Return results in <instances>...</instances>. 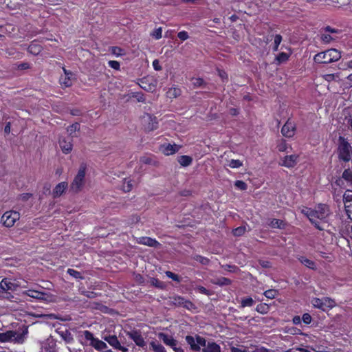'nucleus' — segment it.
Here are the masks:
<instances>
[{
	"label": "nucleus",
	"mask_w": 352,
	"mask_h": 352,
	"mask_svg": "<svg viewBox=\"0 0 352 352\" xmlns=\"http://www.w3.org/2000/svg\"><path fill=\"white\" fill-rule=\"evenodd\" d=\"M147 81V79L146 78H144V79H142L141 80V83L140 84V86L146 90V91H152L155 86L154 85H149L148 87L146 86V82Z\"/></svg>",
	"instance_id": "45"
},
{
	"label": "nucleus",
	"mask_w": 352,
	"mask_h": 352,
	"mask_svg": "<svg viewBox=\"0 0 352 352\" xmlns=\"http://www.w3.org/2000/svg\"><path fill=\"white\" fill-rule=\"evenodd\" d=\"M136 243L140 245H144L151 248H159L161 243L155 239L149 236H141L136 239Z\"/></svg>",
	"instance_id": "12"
},
{
	"label": "nucleus",
	"mask_w": 352,
	"mask_h": 352,
	"mask_svg": "<svg viewBox=\"0 0 352 352\" xmlns=\"http://www.w3.org/2000/svg\"><path fill=\"white\" fill-rule=\"evenodd\" d=\"M140 162L144 164H149L156 166L157 164V161L154 156L151 155H144L140 158Z\"/></svg>",
	"instance_id": "27"
},
{
	"label": "nucleus",
	"mask_w": 352,
	"mask_h": 352,
	"mask_svg": "<svg viewBox=\"0 0 352 352\" xmlns=\"http://www.w3.org/2000/svg\"><path fill=\"white\" fill-rule=\"evenodd\" d=\"M72 137L69 135L60 138L59 144H60V146L63 153H69L72 151Z\"/></svg>",
	"instance_id": "14"
},
{
	"label": "nucleus",
	"mask_w": 352,
	"mask_h": 352,
	"mask_svg": "<svg viewBox=\"0 0 352 352\" xmlns=\"http://www.w3.org/2000/svg\"><path fill=\"white\" fill-rule=\"evenodd\" d=\"M89 309L100 310L103 313H108L109 308L100 302L89 301Z\"/></svg>",
	"instance_id": "22"
},
{
	"label": "nucleus",
	"mask_w": 352,
	"mask_h": 352,
	"mask_svg": "<svg viewBox=\"0 0 352 352\" xmlns=\"http://www.w3.org/2000/svg\"><path fill=\"white\" fill-rule=\"evenodd\" d=\"M282 41V36L280 34H276L274 37V50L277 51L280 43Z\"/></svg>",
	"instance_id": "51"
},
{
	"label": "nucleus",
	"mask_w": 352,
	"mask_h": 352,
	"mask_svg": "<svg viewBox=\"0 0 352 352\" xmlns=\"http://www.w3.org/2000/svg\"><path fill=\"white\" fill-rule=\"evenodd\" d=\"M177 36L179 39H181L182 41H186V39L188 38V34L187 33V32L186 31H182V32H179L178 34H177Z\"/></svg>",
	"instance_id": "56"
},
{
	"label": "nucleus",
	"mask_w": 352,
	"mask_h": 352,
	"mask_svg": "<svg viewBox=\"0 0 352 352\" xmlns=\"http://www.w3.org/2000/svg\"><path fill=\"white\" fill-rule=\"evenodd\" d=\"M89 345L92 346L94 349L99 351L107 348V344L98 338H95L94 335L89 332Z\"/></svg>",
	"instance_id": "16"
},
{
	"label": "nucleus",
	"mask_w": 352,
	"mask_h": 352,
	"mask_svg": "<svg viewBox=\"0 0 352 352\" xmlns=\"http://www.w3.org/2000/svg\"><path fill=\"white\" fill-rule=\"evenodd\" d=\"M132 97L133 98H136V100L138 101V102H144L145 101V98H144V96L142 93L141 92H135V93H133L132 94Z\"/></svg>",
	"instance_id": "48"
},
{
	"label": "nucleus",
	"mask_w": 352,
	"mask_h": 352,
	"mask_svg": "<svg viewBox=\"0 0 352 352\" xmlns=\"http://www.w3.org/2000/svg\"><path fill=\"white\" fill-rule=\"evenodd\" d=\"M301 318L299 316H295L293 319H292V322L294 324H301Z\"/></svg>",
	"instance_id": "62"
},
{
	"label": "nucleus",
	"mask_w": 352,
	"mask_h": 352,
	"mask_svg": "<svg viewBox=\"0 0 352 352\" xmlns=\"http://www.w3.org/2000/svg\"><path fill=\"white\" fill-rule=\"evenodd\" d=\"M83 178L84 177H75L74 183H73V185L75 183L78 186V188H79V186L81 185V183H82V181Z\"/></svg>",
	"instance_id": "64"
},
{
	"label": "nucleus",
	"mask_w": 352,
	"mask_h": 352,
	"mask_svg": "<svg viewBox=\"0 0 352 352\" xmlns=\"http://www.w3.org/2000/svg\"><path fill=\"white\" fill-rule=\"evenodd\" d=\"M224 269L230 272H234L238 267L234 265H226L223 266Z\"/></svg>",
	"instance_id": "58"
},
{
	"label": "nucleus",
	"mask_w": 352,
	"mask_h": 352,
	"mask_svg": "<svg viewBox=\"0 0 352 352\" xmlns=\"http://www.w3.org/2000/svg\"><path fill=\"white\" fill-rule=\"evenodd\" d=\"M151 283L155 287L160 289H164L166 288V284L157 278H152L151 279Z\"/></svg>",
	"instance_id": "33"
},
{
	"label": "nucleus",
	"mask_w": 352,
	"mask_h": 352,
	"mask_svg": "<svg viewBox=\"0 0 352 352\" xmlns=\"http://www.w3.org/2000/svg\"><path fill=\"white\" fill-rule=\"evenodd\" d=\"M341 58V54L336 49H329L315 55L314 60L316 63L328 64L338 61Z\"/></svg>",
	"instance_id": "3"
},
{
	"label": "nucleus",
	"mask_w": 352,
	"mask_h": 352,
	"mask_svg": "<svg viewBox=\"0 0 352 352\" xmlns=\"http://www.w3.org/2000/svg\"><path fill=\"white\" fill-rule=\"evenodd\" d=\"M133 184L131 177H124L123 184L122 185V190L124 192H127L131 190Z\"/></svg>",
	"instance_id": "28"
},
{
	"label": "nucleus",
	"mask_w": 352,
	"mask_h": 352,
	"mask_svg": "<svg viewBox=\"0 0 352 352\" xmlns=\"http://www.w3.org/2000/svg\"><path fill=\"white\" fill-rule=\"evenodd\" d=\"M301 320L305 324H309L311 322L312 318L309 314L305 313L302 315Z\"/></svg>",
	"instance_id": "50"
},
{
	"label": "nucleus",
	"mask_w": 352,
	"mask_h": 352,
	"mask_svg": "<svg viewBox=\"0 0 352 352\" xmlns=\"http://www.w3.org/2000/svg\"><path fill=\"white\" fill-rule=\"evenodd\" d=\"M301 213L306 216L311 223L318 230H324L323 224L327 223L330 211L327 204H319L314 208L304 207Z\"/></svg>",
	"instance_id": "1"
},
{
	"label": "nucleus",
	"mask_w": 352,
	"mask_h": 352,
	"mask_svg": "<svg viewBox=\"0 0 352 352\" xmlns=\"http://www.w3.org/2000/svg\"><path fill=\"white\" fill-rule=\"evenodd\" d=\"M170 302L176 307H184L188 310H191L195 307L192 302L179 295L170 296Z\"/></svg>",
	"instance_id": "9"
},
{
	"label": "nucleus",
	"mask_w": 352,
	"mask_h": 352,
	"mask_svg": "<svg viewBox=\"0 0 352 352\" xmlns=\"http://www.w3.org/2000/svg\"><path fill=\"white\" fill-rule=\"evenodd\" d=\"M135 280L140 284L144 283V278L140 274L135 275Z\"/></svg>",
	"instance_id": "60"
},
{
	"label": "nucleus",
	"mask_w": 352,
	"mask_h": 352,
	"mask_svg": "<svg viewBox=\"0 0 352 352\" xmlns=\"http://www.w3.org/2000/svg\"><path fill=\"white\" fill-rule=\"evenodd\" d=\"M165 274L168 278H171L174 281H176L177 283H180L182 281V278L179 275L170 271H166Z\"/></svg>",
	"instance_id": "37"
},
{
	"label": "nucleus",
	"mask_w": 352,
	"mask_h": 352,
	"mask_svg": "<svg viewBox=\"0 0 352 352\" xmlns=\"http://www.w3.org/2000/svg\"><path fill=\"white\" fill-rule=\"evenodd\" d=\"M298 260L305 267H307L311 270L316 269V265L315 262L309 258H307L305 256H300L298 257Z\"/></svg>",
	"instance_id": "24"
},
{
	"label": "nucleus",
	"mask_w": 352,
	"mask_h": 352,
	"mask_svg": "<svg viewBox=\"0 0 352 352\" xmlns=\"http://www.w3.org/2000/svg\"><path fill=\"white\" fill-rule=\"evenodd\" d=\"M228 166L231 168H239L242 166V162L239 160H231L228 163Z\"/></svg>",
	"instance_id": "47"
},
{
	"label": "nucleus",
	"mask_w": 352,
	"mask_h": 352,
	"mask_svg": "<svg viewBox=\"0 0 352 352\" xmlns=\"http://www.w3.org/2000/svg\"><path fill=\"white\" fill-rule=\"evenodd\" d=\"M230 352H249L246 346L240 345L239 347L231 346L230 347Z\"/></svg>",
	"instance_id": "39"
},
{
	"label": "nucleus",
	"mask_w": 352,
	"mask_h": 352,
	"mask_svg": "<svg viewBox=\"0 0 352 352\" xmlns=\"http://www.w3.org/2000/svg\"><path fill=\"white\" fill-rule=\"evenodd\" d=\"M153 66L154 69L157 71H160L162 69V67L160 65V62L157 59L154 60V61L153 62Z\"/></svg>",
	"instance_id": "61"
},
{
	"label": "nucleus",
	"mask_w": 352,
	"mask_h": 352,
	"mask_svg": "<svg viewBox=\"0 0 352 352\" xmlns=\"http://www.w3.org/2000/svg\"><path fill=\"white\" fill-rule=\"evenodd\" d=\"M28 333L27 327L23 329L21 332L13 330L6 331V332L0 333V342L22 344L24 342L25 336Z\"/></svg>",
	"instance_id": "2"
},
{
	"label": "nucleus",
	"mask_w": 352,
	"mask_h": 352,
	"mask_svg": "<svg viewBox=\"0 0 352 352\" xmlns=\"http://www.w3.org/2000/svg\"><path fill=\"white\" fill-rule=\"evenodd\" d=\"M245 232V228L244 226H239L236 228H234L232 230V234L235 236H241L243 235Z\"/></svg>",
	"instance_id": "38"
},
{
	"label": "nucleus",
	"mask_w": 352,
	"mask_h": 352,
	"mask_svg": "<svg viewBox=\"0 0 352 352\" xmlns=\"http://www.w3.org/2000/svg\"><path fill=\"white\" fill-rule=\"evenodd\" d=\"M67 273L72 277L76 279H82V276H81V273L78 271H76L74 269H68Z\"/></svg>",
	"instance_id": "40"
},
{
	"label": "nucleus",
	"mask_w": 352,
	"mask_h": 352,
	"mask_svg": "<svg viewBox=\"0 0 352 352\" xmlns=\"http://www.w3.org/2000/svg\"><path fill=\"white\" fill-rule=\"evenodd\" d=\"M68 184L67 182H60L57 184L52 191V196L54 198L59 197L67 190Z\"/></svg>",
	"instance_id": "20"
},
{
	"label": "nucleus",
	"mask_w": 352,
	"mask_h": 352,
	"mask_svg": "<svg viewBox=\"0 0 352 352\" xmlns=\"http://www.w3.org/2000/svg\"><path fill=\"white\" fill-rule=\"evenodd\" d=\"M344 208L348 218L352 220V198L349 199V196L344 197Z\"/></svg>",
	"instance_id": "26"
},
{
	"label": "nucleus",
	"mask_w": 352,
	"mask_h": 352,
	"mask_svg": "<svg viewBox=\"0 0 352 352\" xmlns=\"http://www.w3.org/2000/svg\"><path fill=\"white\" fill-rule=\"evenodd\" d=\"M109 51L116 56H121L125 55V51L120 47L113 46L111 47Z\"/></svg>",
	"instance_id": "32"
},
{
	"label": "nucleus",
	"mask_w": 352,
	"mask_h": 352,
	"mask_svg": "<svg viewBox=\"0 0 352 352\" xmlns=\"http://www.w3.org/2000/svg\"><path fill=\"white\" fill-rule=\"evenodd\" d=\"M24 294L29 297L38 300L45 299V296H47V294L45 292H40L35 289H28L24 292Z\"/></svg>",
	"instance_id": "21"
},
{
	"label": "nucleus",
	"mask_w": 352,
	"mask_h": 352,
	"mask_svg": "<svg viewBox=\"0 0 352 352\" xmlns=\"http://www.w3.org/2000/svg\"><path fill=\"white\" fill-rule=\"evenodd\" d=\"M20 217L21 215L19 212L14 210L6 211L2 215L1 222L5 227L11 228L19 220Z\"/></svg>",
	"instance_id": "7"
},
{
	"label": "nucleus",
	"mask_w": 352,
	"mask_h": 352,
	"mask_svg": "<svg viewBox=\"0 0 352 352\" xmlns=\"http://www.w3.org/2000/svg\"><path fill=\"white\" fill-rule=\"evenodd\" d=\"M185 340L190 346V349L194 351H200L201 346L206 344V338L198 334H196L195 337L188 335L185 337Z\"/></svg>",
	"instance_id": "6"
},
{
	"label": "nucleus",
	"mask_w": 352,
	"mask_h": 352,
	"mask_svg": "<svg viewBox=\"0 0 352 352\" xmlns=\"http://www.w3.org/2000/svg\"><path fill=\"white\" fill-rule=\"evenodd\" d=\"M177 161L182 166H187L192 163V159L191 157L188 155H182L178 157Z\"/></svg>",
	"instance_id": "30"
},
{
	"label": "nucleus",
	"mask_w": 352,
	"mask_h": 352,
	"mask_svg": "<svg viewBox=\"0 0 352 352\" xmlns=\"http://www.w3.org/2000/svg\"><path fill=\"white\" fill-rule=\"evenodd\" d=\"M322 40L325 43H329L332 40V37L329 34H324L322 36Z\"/></svg>",
	"instance_id": "63"
},
{
	"label": "nucleus",
	"mask_w": 352,
	"mask_h": 352,
	"mask_svg": "<svg viewBox=\"0 0 352 352\" xmlns=\"http://www.w3.org/2000/svg\"><path fill=\"white\" fill-rule=\"evenodd\" d=\"M41 46L36 43H32L29 47L28 51L34 55L38 54L41 52Z\"/></svg>",
	"instance_id": "35"
},
{
	"label": "nucleus",
	"mask_w": 352,
	"mask_h": 352,
	"mask_svg": "<svg viewBox=\"0 0 352 352\" xmlns=\"http://www.w3.org/2000/svg\"><path fill=\"white\" fill-rule=\"evenodd\" d=\"M79 129H80V124L78 123H75V124L69 126L67 129V132L69 133V136H71L76 131L79 130Z\"/></svg>",
	"instance_id": "44"
},
{
	"label": "nucleus",
	"mask_w": 352,
	"mask_h": 352,
	"mask_svg": "<svg viewBox=\"0 0 352 352\" xmlns=\"http://www.w3.org/2000/svg\"><path fill=\"white\" fill-rule=\"evenodd\" d=\"M196 289L201 294H204L206 296H210L212 294V292L210 290L207 289L206 287L203 286H197L196 287Z\"/></svg>",
	"instance_id": "49"
},
{
	"label": "nucleus",
	"mask_w": 352,
	"mask_h": 352,
	"mask_svg": "<svg viewBox=\"0 0 352 352\" xmlns=\"http://www.w3.org/2000/svg\"><path fill=\"white\" fill-rule=\"evenodd\" d=\"M157 338L163 342L167 346L170 347L175 352H184V350L178 346V341L173 336L160 332L157 333Z\"/></svg>",
	"instance_id": "4"
},
{
	"label": "nucleus",
	"mask_w": 352,
	"mask_h": 352,
	"mask_svg": "<svg viewBox=\"0 0 352 352\" xmlns=\"http://www.w3.org/2000/svg\"><path fill=\"white\" fill-rule=\"evenodd\" d=\"M192 80V85L197 87H201L205 84L202 78H193Z\"/></svg>",
	"instance_id": "55"
},
{
	"label": "nucleus",
	"mask_w": 352,
	"mask_h": 352,
	"mask_svg": "<svg viewBox=\"0 0 352 352\" xmlns=\"http://www.w3.org/2000/svg\"><path fill=\"white\" fill-rule=\"evenodd\" d=\"M180 146L177 145L175 144H164L161 145L160 149L166 155H173L177 152L180 148Z\"/></svg>",
	"instance_id": "17"
},
{
	"label": "nucleus",
	"mask_w": 352,
	"mask_h": 352,
	"mask_svg": "<svg viewBox=\"0 0 352 352\" xmlns=\"http://www.w3.org/2000/svg\"><path fill=\"white\" fill-rule=\"evenodd\" d=\"M252 352H271L270 349L264 346H256Z\"/></svg>",
	"instance_id": "59"
},
{
	"label": "nucleus",
	"mask_w": 352,
	"mask_h": 352,
	"mask_svg": "<svg viewBox=\"0 0 352 352\" xmlns=\"http://www.w3.org/2000/svg\"><path fill=\"white\" fill-rule=\"evenodd\" d=\"M289 58V55L285 52L280 53L277 57L276 60L279 63H284Z\"/></svg>",
	"instance_id": "43"
},
{
	"label": "nucleus",
	"mask_w": 352,
	"mask_h": 352,
	"mask_svg": "<svg viewBox=\"0 0 352 352\" xmlns=\"http://www.w3.org/2000/svg\"><path fill=\"white\" fill-rule=\"evenodd\" d=\"M263 294L266 298L269 299H273L276 297L277 291L276 289H268L266 290Z\"/></svg>",
	"instance_id": "42"
},
{
	"label": "nucleus",
	"mask_w": 352,
	"mask_h": 352,
	"mask_svg": "<svg viewBox=\"0 0 352 352\" xmlns=\"http://www.w3.org/2000/svg\"><path fill=\"white\" fill-rule=\"evenodd\" d=\"M149 345L150 349L153 350L154 352H166L164 346L162 344L156 341H151L149 343Z\"/></svg>",
	"instance_id": "29"
},
{
	"label": "nucleus",
	"mask_w": 352,
	"mask_h": 352,
	"mask_svg": "<svg viewBox=\"0 0 352 352\" xmlns=\"http://www.w3.org/2000/svg\"><path fill=\"white\" fill-rule=\"evenodd\" d=\"M179 93H180L179 89H177V88L170 89L169 91H168V94L169 97H173V98H176L177 96H179Z\"/></svg>",
	"instance_id": "53"
},
{
	"label": "nucleus",
	"mask_w": 352,
	"mask_h": 352,
	"mask_svg": "<svg viewBox=\"0 0 352 352\" xmlns=\"http://www.w3.org/2000/svg\"><path fill=\"white\" fill-rule=\"evenodd\" d=\"M234 186L239 190H244L247 189V184L241 180H238L235 182Z\"/></svg>",
	"instance_id": "52"
},
{
	"label": "nucleus",
	"mask_w": 352,
	"mask_h": 352,
	"mask_svg": "<svg viewBox=\"0 0 352 352\" xmlns=\"http://www.w3.org/2000/svg\"><path fill=\"white\" fill-rule=\"evenodd\" d=\"M64 72V76L60 78V83L65 87H69L72 85L73 74L72 72L67 70L65 67H63Z\"/></svg>",
	"instance_id": "15"
},
{
	"label": "nucleus",
	"mask_w": 352,
	"mask_h": 352,
	"mask_svg": "<svg viewBox=\"0 0 352 352\" xmlns=\"http://www.w3.org/2000/svg\"><path fill=\"white\" fill-rule=\"evenodd\" d=\"M278 149L279 151L283 152L287 149V144L285 140H282L278 145Z\"/></svg>",
	"instance_id": "57"
},
{
	"label": "nucleus",
	"mask_w": 352,
	"mask_h": 352,
	"mask_svg": "<svg viewBox=\"0 0 352 352\" xmlns=\"http://www.w3.org/2000/svg\"><path fill=\"white\" fill-rule=\"evenodd\" d=\"M270 226L273 228L283 229L285 228V223L283 220L273 219L270 221Z\"/></svg>",
	"instance_id": "31"
},
{
	"label": "nucleus",
	"mask_w": 352,
	"mask_h": 352,
	"mask_svg": "<svg viewBox=\"0 0 352 352\" xmlns=\"http://www.w3.org/2000/svg\"><path fill=\"white\" fill-rule=\"evenodd\" d=\"M311 303L314 307L322 311L331 309L336 305V301L329 297H324L322 298H313Z\"/></svg>",
	"instance_id": "5"
},
{
	"label": "nucleus",
	"mask_w": 352,
	"mask_h": 352,
	"mask_svg": "<svg viewBox=\"0 0 352 352\" xmlns=\"http://www.w3.org/2000/svg\"><path fill=\"white\" fill-rule=\"evenodd\" d=\"M296 131V124L289 119L283 125L281 133L286 138H292L294 135Z\"/></svg>",
	"instance_id": "13"
},
{
	"label": "nucleus",
	"mask_w": 352,
	"mask_h": 352,
	"mask_svg": "<svg viewBox=\"0 0 352 352\" xmlns=\"http://www.w3.org/2000/svg\"><path fill=\"white\" fill-rule=\"evenodd\" d=\"M298 155H291L285 157L283 164L287 167H293L297 162Z\"/></svg>",
	"instance_id": "23"
},
{
	"label": "nucleus",
	"mask_w": 352,
	"mask_h": 352,
	"mask_svg": "<svg viewBox=\"0 0 352 352\" xmlns=\"http://www.w3.org/2000/svg\"><path fill=\"white\" fill-rule=\"evenodd\" d=\"M0 284L4 294L8 291L14 292L18 287L15 283H14L10 278H3Z\"/></svg>",
	"instance_id": "18"
},
{
	"label": "nucleus",
	"mask_w": 352,
	"mask_h": 352,
	"mask_svg": "<svg viewBox=\"0 0 352 352\" xmlns=\"http://www.w3.org/2000/svg\"><path fill=\"white\" fill-rule=\"evenodd\" d=\"M162 29L159 28L155 29L153 32L151 33V36L154 37L155 39H160L162 38Z\"/></svg>",
	"instance_id": "46"
},
{
	"label": "nucleus",
	"mask_w": 352,
	"mask_h": 352,
	"mask_svg": "<svg viewBox=\"0 0 352 352\" xmlns=\"http://www.w3.org/2000/svg\"><path fill=\"white\" fill-rule=\"evenodd\" d=\"M202 346V352H221L220 345L214 341L207 342L206 340V344Z\"/></svg>",
	"instance_id": "19"
},
{
	"label": "nucleus",
	"mask_w": 352,
	"mask_h": 352,
	"mask_svg": "<svg viewBox=\"0 0 352 352\" xmlns=\"http://www.w3.org/2000/svg\"><path fill=\"white\" fill-rule=\"evenodd\" d=\"M108 65L110 67H111L116 70L118 71L120 69V63L116 60H109L108 62Z\"/></svg>",
	"instance_id": "54"
},
{
	"label": "nucleus",
	"mask_w": 352,
	"mask_h": 352,
	"mask_svg": "<svg viewBox=\"0 0 352 352\" xmlns=\"http://www.w3.org/2000/svg\"><path fill=\"white\" fill-rule=\"evenodd\" d=\"M195 260L197 262L201 263L202 265H208L210 263V260L204 256H202L201 255H196L195 257Z\"/></svg>",
	"instance_id": "41"
},
{
	"label": "nucleus",
	"mask_w": 352,
	"mask_h": 352,
	"mask_svg": "<svg viewBox=\"0 0 352 352\" xmlns=\"http://www.w3.org/2000/svg\"><path fill=\"white\" fill-rule=\"evenodd\" d=\"M256 311L261 314H265L270 311V306L266 303H260L256 306Z\"/></svg>",
	"instance_id": "34"
},
{
	"label": "nucleus",
	"mask_w": 352,
	"mask_h": 352,
	"mask_svg": "<svg viewBox=\"0 0 352 352\" xmlns=\"http://www.w3.org/2000/svg\"><path fill=\"white\" fill-rule=\"evenodd\" d=\"M211 283L214 285L222 287L231 285L232 280L228 278L220 277L216 279H212Z\"/></svg>",
	"instance_id": "25"
},
{
	"label": "nucleus",
	"mask_w": 352,
	"mask_h": 352,
	"mask_svg": "<svg viewBox=\"0 0 352 352\" xmlns=\"http://www.w3.org/2000/svg\"><path fill=\"white\" fill-rule=\"evenodd\" d=\"M254 300L252 297H246L241 300V307H252L254 305Z\"/></svg>",
	"instance_id": "36"
},
{
	"label": "nucleus",
	"mask_w": 352,
	"mask_h": 352,
	"mask_svg": "<svg viewBox=\"0 0 352 352\" xmlns=\"http://www.w3.org/2000/svg\"><path fill=\"white\" fill-rule=\"evenodd\" d=\"M102 338L107 342L113 348L120 350L122 352H127L128 349L126 346L121 345L117 336L115 335L104 336Z\"/></svg>",
	"instance_id": "10"
},
{
	"label": "nucleus",
	"mask_w": 352,
	"mask_h": 352,
	"mask_svg": "<svg viewBox=\"0 0 352 352\" xmlns=\"http://www.w3.org/2000/svg\"><path fill=\"white\" fill-rule=\"evenodd\" d=\"M142 122L146 130L151 131L157 128V121L155 116L146 113L142 117Z\"/></svg>",
	"instance_id": "11"
},
{
	"label": "nucleus",
	"mask_w": 352,
	"mask_h": 352,
	"mask_svg": "<svg viewBox=\"0 0 352 352\" xmlns=\"http://www.w3.org/2000/svg\"><path fill=\"white\" fill-rule=\"evenodd\" d=\"M126 335L132 340L135 344L142 349L146 347V342L142 335L141 330L133 328L131 331H126Z\"/></svg>",
	"instance_id": "8"
}]
</instances>
